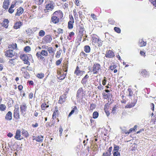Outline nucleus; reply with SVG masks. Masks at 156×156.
<instances>
[{"label": "nucleus", "instance_id": "1", "mask_svg": "<svg viewBox=\"0 0 156 156\" xmlns=\"http://www.w3.org/2000/svg\"><path fill=\"white\" fill-rule=\"evenodd\" d=\"M48 53L47 51L45 50H42L41 52L38 51L36 54V56L37 58L41 60H44L45 59L43 56H47Z\"/></svg>", "mask_w": 156, "mask_h": 156}, {"label": "nucleus", "instance_id": "2", "mask_svg": "<svg viewBox=\"0 0 156 156\" xmlns=\"http://www.w3.org/2000/svg\"><path fill=\"white\" fill-rule=\"evenodd\" d=\"M91 41L93 44L94 45L100 47L102 45V41L95 36L92 37Z\"/></svg>", "mask_w": 156, "mask_h": 156}, {"label": "nucleus", "instance_id": "3", "mask_svg": "<svg viewBox=\"0 0 156 156\" xmlns=\"http://www.w3.org/2000/svg\"><path fill=\"white\" fill-rule=\"evenodd\" d=\"M27 104L24 102L22 103L20 105V112L23 115H24L27 111Z\"/></svg>", "mask_w": 156, "mask_h": 156}, {"label": "nucleus", "instance_id": "4", "mask_svg": "<svg viewBox=\"0 0 156 156\" xmlns=\"http://www.w3.org/2000/svg\"><path fill=\"white\" fill-rule=\"evenodd\" d=\"M84 93L83 90V89L82 87L80 88L77 91L76 94V98L77 99L83 98V94Z\"/></svg>", "mask_w": 156, "mask_h": 156}, {"label": "nucleus", "instance_id": "5", "mask_svg": "<svg viewBox=\"0 0 156 156\" xmlns=\"http://www.w3.org/2000/svg\"><path fill=\"white\" fill-rule=\"evenodd\" d=\"M57 77L58 79L60 80H62L64 79L66 77L67 73L64 74L63 73H62L59 70H57Z\"/></svg>", "mask_w": 156, "mask_h": 156}, {"label": "nucleus", "instance_id": "6", "mask_svg": "<svg viewBox=\"0 0 156 156\" xmlns=\"http://www.w3.org/2000/svg\"><path fill=\"white\" fill-rule=\"evenodd\" d=\"M100 69V65L99 64H94L92 67L93 74H97Z\"/></svg>", "mask_w": 156, "mask_h": 156}, {"label": "nucleus", "instance_id": "7", "mask_svg": "<svg viewBox=\"0 0 156 156\" xmlns=\"http://www.w3.org/2000/svg\"><path fill=\"white\" fill-rule=\"evenodd\" d=\"M55 3L53 1H51L49 3L46 5V8L47 10L51 11H52L54 8Z\"/></svg>", "mask_w": 156, "mask_h": 156}, {"label": "nucleus", "instance_id": "8", "mask_svg": "<svg viewBox=\"0 0 156 156\" xmlns=\"http://www.w3.org/2000/svg\"><path fill=\"white\" fill-rule=\"evenodd\" d=\"M85 73V72L84 71L80 70L78 66L76 67L74 71V74L78 76H82Z\"/></svg>", "mask_w": 156, "mask_h": 156}, {"label": "nucleus", "instance_id": "9", "mask_svg": "<svg viewBox=\"0 0 156 156\" xmlns=\"http://www.w3.org/2000/svg\"><path fill=\"white\" fill-rule=\"evenodd\" d=\"M21 58L24 62V64L29 65H30V63L28 61V57L27 55L23 54L21 55Z\"/></svg>", "mask_w": 156, "mask_h": 156}, {"label": "nucleus", "instance_id": "10", "mask_svg": "<svg viewBox=\"0 0 156 156\" xmlns=\"http://www.w3.org/2000/svg\"><path fill=\"white\" fill-rule=\"evenodd\" d=\"M57 12H54L51 19V22L55 24H56L59 22V18L57 16H55Z\"/></svg>", "mask_w": 156, "mask_h": 156}, {"label": "nucleus", "instance_id": "11", "mask_svg": "<svg viewBox=\"0 0 156 156\" xmlns=\"http://www.w3.org/2000/svg\"><path fill=\"white\" fill-rule=\"evenodd\" d=\"M52 40V37L50 35H47L44 37L43 39V42L45 43H50Z\"/></svg>", "mask_w": 156, "mask_h": 156}, {"label": "nucleus", "instance_id": "12", "mask_svg": "<svg viewBox=\"0 0 156 156\" xmlns=\"http://www.w3.org/2000/svg\"><path fill=\"white\" fill-rule=\"evenodd\" d=\"M115 56V54L114 52L108 50L106 51L105 54V56L107 58H112Z\"/></svg>", "mask_w": 156, "mask_h": 156}, {"label": "nucleus", "instance_id": "13", "mask_svg": "<svg viewBox=\"0 0 156 156\" xmlns=\"http://www.w3.org/2000/svg\"><path fill=\"white\" fill-rule=\"evenodd\" d=\"M15 137L18 140H21L23 139V136L21 135V131L20 130H16Z\"/></svg>", "mask_w": 156, "mask_h": 156}, {"label": "nucleus", "instance_id": "14", "mask_svg": "<svg viewBox=\"0 0 156 156\" xmlns=\"http://www.w3.org/2000/svg\"><path fill=\"white\" fill-rule=\"evenodd\" d=\"M17 11L15 14V16H20L23 13V9L22 7H20L17 9Z\"/></svg>", "mask_w": 156, "mask_h": 156}, {"label": "nucleus", "instance_id": "15", "mask_svg": "<svg viewBox=\"0 0 156 156\" xmlns=\"http://www.w3.org/2000/svg\"><path fill=\"white\" fill-rule=\"evenodd\" d=\"M141 74L143 77H145L148 76L149 75V72L145 69L142 70Z\"/></svg>", "mask_w": 156, "mask_h": 156}, {"label": "nucleus", "instance_id": "16", "mask_svg": "<svg viewBox=\"0 0 156 156\" xmlns=\"http://www.w3.org/2000/svg\"><path fill=\"white\" fill-rule=\"evenodd\" d=\"M33 140H35L37 142H43L44 139V137L43 136H37L34 137Z\"/></svg>", "mask_w": 156, "mask_h": 156}, {"label": "nucleus", "instance_id": "17", "mask_svg": "<svg viewBox=\"0 0 156 156\" xmlns=\"http://www.w3.org/2000/svg\"><path fill=\"white\" fill-rule=\"evenodd\" d=\"M9 20L7 19H5L2 22V24L3 27L7 28L9 26Z\"/></svg>", "mask_w": 156, "mask_h": 156}, {"label": "nucleus", "instance_id": "18", "mask_svg": "<svg viewBox=\"0 0 156 156\" xmlns=\"http://www.w3.org/2000/svg\"><path fill=\"white\" fill-rule=\"evenodd\" d=\"M22 23L20 21L16 22L13 26L14 28L15 29H17L20 28L22 26Z\"/></svg>", "mask_w": 156, "mask_h": 156}, {"label": "nucleus", "instance_id": "19", "mask_svg": "<svg viewBox=\"0 0 156 156\" xmlns=\"http://www.w3.org/2000/svg\"><path fill=\"white\" fill-rule=\"evenodd\" d=\"M14 117L17 119L19 118L20 115L19 108L14 110Z\"/></svg>", "mask_w": 156, "mask_h": 156}, {"label": "nucleus", "instance_id": "20", "mask_svg": "<svg viewBox=\"0 0 156 156\" xmlns=\"http://www.w3.org/2000/svg\"><path fill=\"white\" fill-rule=\"evenodd\" d=\"M9 0H5L4 1L3 7L5 9H7L8 8V6L9 5Z\"/></svg>", "mask_w": 156, "mask_h": 156}, {"label": "nucleus", "instance_id": "21", "mask_svg": "<svg viewBox=\"0 0 156 156\" xmlns=\"http://www.w3.org/2000/svg\"><path fill=\"white\" fill-rule=\"evenodd\" d=\"M80 36L81 38L83 36V35L85 34V31L84 30L83 27H81L80 28L79 30Z\"/></svg>", "mask_w": 156, "mask_h": 156}, {"label": "nucleus", "instance_id": "22", "mask_svg": "<svg viewBox=\"0 0 156 156\" xmlns=\"http://www.w3.org/2000/svg\"><path fill=\"white\" fill-rule=\"evenodd\" d=\"M136 104V103L134 102H131V104H127V105H126L125 106V108H131L133 107H134L135 105Z\"/></svg>", "mask_w": 156, "mask_h": 156}, {"label": "nucleus", "instance_id": "23", "mask_svg": "<svg viewBox=\"0 0 156 156\" xmlns=\"http://www.w3.org/2000/svg\"><path fill=\"white\" fill-rule=\"evenodd\" d=\"M84 51L87 53H88L90 52V47L88 45H86L84 47Z\"/></svg>", "mask_w": 156, "mask_h": 156}, {"label": "nucleus", "instance_id": "24", "mask_svg": "<svg viewBox=\"0 0 156 156\" xmlns=\"http://www.w3.org/2000/svg\"><path fill=\"white\" fill-rule=\"evenodd\" d=\"M65 101V98L63 96H62L60 97L59 100L58 101V103L62 104Z\"/></svg>", "mask_w": 156, "mask_h": 156}, {"label": "nucleus", "instance_id": "25", "mask_svg": "<svg viewBox=\"0 0 156 156\" xmlns=\"http://www.w3.org/2000/svg\"><path fill=\"white\" fill-rule=\"evenodd\" d=\"M22 133L23 135L25 136L26 137H28L29 135V133L27 131L23 129H22Z\"/></svg>", "mask_w": 156, "mask_h": 156}, {"label": "nucleus", "instance_id": "26", "mask_svg": "<svg viewBox=\"0 0 156 156\" xmlns=\"http://www.w3.org/2000/svg\"><path fill=\"white\" fill-rule=\"evenodd\" d=\"M68 63L67 62L66 64H65L64 65V66H62V69L65 72H67V69L68 68Z\"/></svg>", "mask_w": 156, "mask_h": 156}, {"label": "nucleus", "instance_id": "27", "mask_svg": "<svg viewBox=\"0 0 156 156\" xmlns=\"http://www.w3.org/2000/svg\"><path fill=\"white\" fill-rule=\"evenodd\" d=\"M74 22H72L71 21H69L68 23V28L69 29H72L73 27V23Z\"/></svg>", "mask_w": 156, "mask_h": 156}, {"label": "nucleus", "instance_id": "28", "mask_svg": "<svg viewBox=\"0 0 156 156\" xmlns=\"http://www.w3.org/2000/svg\"><path fill=\"white\" fill-rule=\"evenodd\" d=\"M48 107L49 105H47L45 103L42 104L41 106V108L43 110H44L45 108H47Z\"/></svg>", "mask_w": 156, "mask_h": 156}, {"label": "nucleus", "instance_id": "29", "mask_svg": "<svg viewBox=\"0 0 156 156\" xmlns=\"http://www.w3.org/2000/svg\"><path fill=\"white\" fill-rule=\"evenodd\" d=\"M16 59L15 58L10 59V66H13L16 63Z\"/></svg>", "mask_w": 156, "mask_h": 156}, {"label": "nucleus", "instance_id": "30", "mask_svg": "<svg viewBox=\"0 0 156 156\" xmlns=\"http://www.w3.org/2000/svg\"><path fill=\"white\" fill-rule=\"evenodd\" d=\"M45 35V32L43 30H41L39 33V36L42 37Z\"/></svg>", "mask_w": 156, "mask_h": 156}, {"label": "nucleus", "instance_id": "31", "mask_svg": "<svg viewBox=\"0 0 156 156\" xmlns=\"http://www.w3.org/2000/svg\"><path fill=\"white\" fill-rule=\"evenodd\" d=\"M98 113L97 112H94L93 114V118L94 119L97 118L98 116Z\"/></svg>", "mask_w": 156, "mask_h": 156}, {"label": "nucleus", "instance_id": "32", "mask_svg": "<svg viewBox=\"0 0 156 156\" xmlns=\"http://www.w3.org/2000/svg\"><path fill=\"white\" fill-rule=\"evenodd\" d=\"M119 149V146L114 144V149L113 151H118Z\"/></svg>", "mask_w": 156, "mask_h": 156}, {"label": "nucleus", "instance_id": "33", "mask_svg": "<svg viewBox=\"0 0 156 156\" xmlns=\"http://www.w3.org/2000/svg\"><path fill=\"white\" fill-rule=\"evenodd\" d=\"M44 74L43 73H41L37 74L36 76L40 79H41L44 77Z\"/></svg>", "mask_w": 156, "mask_h": 156}, {"label": "nucleus", "instance_id": "34", "mask_svg": "<svg viewBox=\"0 0 156 156\" xmlns=\"http://www.w3.org/2000/svg\"><path fill=\"white\" fill-rule=\"evenodd\" d=\"M32 30V29L29 28L26 30V32L27 34L30 35L31 34L34 33Z\"/></svg>", "mask_w": 156, "mask_h": 156}, {"label": "nucleus", "instance_id": "35", "mask_svg": "<svg viewBox=\"0 0 156 156\" xmlns=\"http://www.w3.org/2000/svg\"><path fill=\"white\" fill-rule=\"evenodd\" d=\"M77 108L76 106H75L74 107L73 109L71 111V112H70L69 115V117H70L72 115L74 112V111L75 110H77Z\"/></svg>", "mask_w": 156, "mask_h": 156}, {"label": "nucleus", "instance_id": "36", "mask_svg": "<svg viewBox=\"0 0 156 156\" xmlns=\"http://www.w3.org/2000/svg\"><path fill=\"white\" fill-rule=\"evenodd\" d=\"M12 48L13 49H16L17 48V44L16 43H14L10 45V49L11 48ZM12 51V50L10 49V51Z\"/></svg>", "mask_w": 156, "mask_h": 156}, {"label": "nucleus", "instance_id": "37", "mask_svg": "<svg viewBox=\"0 0 156 156\" xmlns=\"http://www.w3.org/2000/svg\"><path fill=\"white\" fill-rule=\"evenodd\" d=\"M5 119L6 120H10V111H9L6 114Z\"/></svg>", "mask_w": 156, "mask_h": 156}, {"label": "nucleus", "instance_id": "38", "mask_svg": "<svg viewBox=\"0 0 156 156\" xmlns=\"http://www.w3.org/2000/svg\"><path fill=\"white\" fill-rule=\"evenodd\" d=\"M5 106L3 104L0 105V110L1 111H4L5 108Z\"/></svg>", "mask_w": 156, "mask_h": 156}, {"label": "nucleus", "instance_id": "39", "mask_svg": "<svg viewBox=\"0 0 156 156\" xmlns=\"http://www.w3.org/2000/svg\"><path fill=\"white\" fill-rule=\"evenodd\" d=\"M35 2L37 5H41L43 2V0H35Z\"/></svg>", "mask_w": 156, "mask_h": 156}, {"label": "nucleus", "instance_id": "40", "mask_svg": "<svg viewBox=\"0 0 156 156\" xmlns=\"http://www.w3.org/2000/svg\"><path fill=\"white\" fill-rule=\"evenodd\" d=\"M47 51L50 54H53L54 53L53 49L52 47H49L48 48Z\"/></svg>", "mask_w": 156, "mask_h": 156}, {"label": "nucleus", "instance_id": "41", "mask_svg": "<svg viewBox=\"0 0 156 156\" xmlns=\"http://www.w3.org/2000/svg\"><path fill=\"white\" fill-rule=\"evenodd\" d=\"M114 30H115V31L117 32V33H120L121 32V30L119 27H115L114 28Z\"/></svg>", "mask_w": 156, "mask_h": 156}, {"label": "nucleus", "instance_id": "42", "mask_svg": "<svg viewBox=\"0 0 156 156\" xmlns=\"http://www.w3.org/2000/svg\"><path fill=\"white\" fill-rule=\"evenodd\" d=\"M5 55L6 57H10V50H8L5 52Z\"/></svg>", "mask_w": 156, "mask_h": 156}, {"label": "nucleus", "instance_id": "43", "mask_svg": "<svg viewBox=\"0 0 156 156\" xmlns=\"http://www.w3.org/2000/svg\"><path fill=\"white\" fill-rule=\"evenodd\" d=\"M87 81V79L83 78L81 81V83L83 85L86 84Z\"/></svg>", "mask_w": 156, "mask_h": 156}, {"label": "nucleus", "instance_id": "44", "mask_svg": "<svg viewBox=\"0 0 156 156\" xmlns=\"http://www.w3.org/2000/svg\"><path fill=\"white\" fill-rule=\"evenodd\" d=\"M146 44V42H145L143 40H141V42L140 43V44L139 45L140 47H142L144 46H145Z\"/></svg>", "mask_w": 156, "mask_h": 156}, {"label": "nucleus", "instance_id": "45", "mask_svg": "<svg viewBox=\"0 0 156 156\" xmlns=\"http://www.w3.org/2000/svg\"><path fill=\"white\" fill-rule=\"evenodd\" d=\"M30 50V47L29 46H26L24 48V51L28 52Z\"/></svg>", "mask_w": 156, "mask_h": 156}, {"label": "nucleus", "instance_id": "46", "mask_svg": "<svg viewBox=\"0 0 156 156\" xmlns=\"http://www.w3.org/2000/svg\"><path fill=\"white\" fill-rule=\"evenodd\" d=\"M113 153L114 156H120V153L118 151H114Z\"/></svg>", "mask_w": 156, "mask_h": 156}, {"label": "nucleus", "instance_id": "47", "mask_svg": "<svg viewBox=\"0 0 156 156\" xmlns=\"http://www.w3.org/2000/svg\"><path fill=\"white\" fill-rule=\"evenodd\" d=\"M127 90L129 92V95L130 96H132L133 94V92L132 90L130 88H128Z\"/></svg>", "mask_w": 156, "mask_h": 156}, {"label": "nucleus", "instance_id": "48", "mask_svg": "<svg viewBox=\"0 0 156 156\" xmlns=\"http://www.w3.org/2000/svg\"><path fill=\"white\" fill-rule=\"evenodd\" d=\"M96 107V105L95 104H91L90 105V110H93V109H94Z\"/></svg>", "mask_w": 156, "mask_h": 156}, {"label": "nucleus", "instance_id": "49", "mask_svg": "<svg viewBox=\"0 0 156 156\" xmlns=\"http://www.w3.org/2000/svg\"><path fill=\"white\" fill-rule=\"evenodd\" d=\"M62 61V59H60L58 60L57 61H56V64L57 66H58V65H59L61 64Z\"/></svg>", "mask_w": 156, "mask_h": 156}, {"label": "nucleus", "instance_id": "50", "mask_svg": "<svg viewBox=\"0 0 156 156\" xmlns=\"http://www.w3.org/2000/svg\"><path fill=\"white\" fill-rule=\"evenodd\" d=\"M63 29H62L61 28H58V29L57 33L58 34H60L61 33H63Z\"/></svg>", "mask_w": 156, "mask_h": 156}, {"label": "nucleus", "instance_id": "51", "mask_svg": "<svg viewBox=\"0 0 156 156\" xmlns=\"http://www.w3.org/2000/svg\"><path fill=\"white\" fill-rule=\"evenodd\" d=\"M153 4V5L156 7V0H149Z\"/></svg>", "mask_w": 156, "mask_h": 156}, {"label": "nucleus", "instance_id": "52", "mask_svg": "<svg viewBox=\"0 0 156 156\" xmlns=\"http://www.w3.org/2000/svg\"><path fill=\"white\" fill-rule=\"evenodd\" d=\"M108 23L111 24H114V21L111 19H109L108 20Z\"/></svg>", "mask_w": 156, "mask_h": 156}, {"label": "nucleus", "instance_id": "53", "mask_svg": "<svg viewBox=\"0 0 156 156\" xmlns=\"http://www.w3.org/2000/svg\"><path fill=\"white\" fill-rule=\"evenodd\" d=\"M59 131L60 133V136H61L62 135V132L63 131L62 128V126H60V127L59 128Z\"/></svg>", "mask_w": 156, "mask_h": 156}, {"label": "nucleus", "instance_id": "54", "mask_svg": "<svg viewBox=\"0 0 156 156\" xmlns=\"http://www.w3.org/2000/svg\"><path fill=\"white\" fill-rule=\"evenodd\" d=\"M61 53L60 52V51H58L56 54L55 57L57 58H59L60 55Z\"/></svg>", "mask_w": 156, "mask_h": 156}, {"label": "nucleus", "instance_id": "55", "mask_svg": "<svg viewBox=\"0 0 156 156\" xmlns=\"http://www.w3.org/2000/svg\"><path fill=\"white\" fill-rule=\"evenodd\" d=\"M32 31H33V33H34V32L38 30L39 28L37 27H35L32 28Z\"/></svg>", "mask_w": 156, "mask_h": 156}, {"label": "nucleus", "instance_id": "56", "mask_svg": "<svg viewBox=\"0 0 156 156\" xmlns=\"http://www.w3.org/2000/svg\"><path fill=\"white\" fill-rule=\"evenodd\" d=\"M133 131H134V128H131L129 130V132L126 133V134H129V133H131Z\"/></svg>", "mask_w": 156, "mask_h": 156}, {"label": "nucleus", "instance_id": "57", "mask_svg": "<svg viewBox=\"0 0 156 156\" xmlns=\"http://www.w3.org/2000/svg\"><path fill=\"white\" fill-rule=\"evenodd\" d=\"M116 105H115L112 109V112L113 113V114L115 113V112L116 110Z\"/></svg>", "mask_w": 156, "mask_h": 156}, {"label": "nucleus", "instance_id": "58", "mask_svg": "<svg viewBox=\"0 0 156 156\" xmlns=\"http://www.w3.org/2000/svg\"><path fill=\"white\" fill-rule=\"evenodd\" d=\"M91 16L93 18V19L94 20H96L97 19L96 18V16L94 14H91Z\"/></svg>", "mask_w": 156, "mask_h": 156}, {"label": "nucleus", "instance_id": "59", "mask_svg": "<svg viewBox=\"0 0 156 156\" xmlns=\"http://www.w3.org/2000/svg\"><path fill=\"white\" fill-rule=\"evenodd\" d=\"M98 89L100 90H101L103 89V87L101 84L98 86Z\"/></svg>", "mask_w": 156, "mask_h": 156}, {"label": "nucleus", "instance_id": "60", "mask_svg": "<svg viewBox=\"0 0 156 156\" xmlns=\"http://www.w3.org/2000/svg\"><path fill=\"white\" fill-rule=\"evenodd\" d=\"M48 48L49 47L48 46H46L45 45H43L41 47V48L42 49H47V50L48 49Z\"/></svg>", "mask_w": 156, "mask_h": 156}, {"label": "nucleus", "instance_id": "61", "mask_svg": "<svg viewBox=\"0 0 156 156\" xmlns=\"http://www.w3.org/2000/svg\"><path fill=\"white\" fill-rule=\"evenodd\" d=\"M151 109L154 111V105L153 103H151Z\"/></svg>", "mask_w": 156, "mask_h": 156}, {"label": "nucleus", "instance_id": "62", "mask_svg": "<svg viewBox=\"0 0 156 156\" xmlns=\"http://www.w3.org/2000/svg\"><path fill=\"white\" fill-rule=\"evenodd\" d=\"M106 77H104V79L103 80L102 84L103 85H105L106 84Z\"/></svg>", "mask_w": 156, "mask_h": 156}, {"label": "nucleus", "instance_id": "63", "mask_svg": "<svg viewBox=\"0 0 156 156\" xmlns=\"http://www.w3.org/2000/svg\"><path fill=\"white\" fill-rule=\"evenodd\" d=\"M116 66L115 65L111 66H110V69L111 70H112L115 68Z\"/></svg>", "mask_w": 156, "mask_h": 156}, {"label": "nucleus", "instance_id": "64", "mask_svg": "<svg viewBox=\"0 0 156 156\" xmlns=\"http://www.w3.org/2000/svg\"><path fill=\"white\" fill-rule=\"evenodd\" d=\"M102 156H110V155L108 152H106L103 153Z\"/></svg>", "mask_w": 156, "mask_h": 156}]
</instances>
